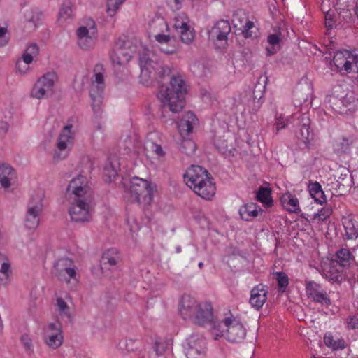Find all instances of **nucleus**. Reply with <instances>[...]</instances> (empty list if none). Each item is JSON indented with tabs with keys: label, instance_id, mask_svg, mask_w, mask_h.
Here are the masks:
<instances>
[{
	"label": "nucleus",
	"instance_id": "1",
	"mask_svg": "<svg viewBox=\"0 0 358 358\" xmlns=\"http://www.w3.org/2000/svg\"><path fill=\"white\" fill-rule=\"evenodd\" d=\"M179 313L184 320L196 325H210V332L215 340L224 334V330L220 329V322L214 319L213 308L210 302H199L190 295L184 294L179 304Z\"/></svg>",
	"mask_w": 358,
	"mask_h": 358
},
{
	"label": "nucleus",
	"instance_id": "2",
	"mask_svg": "<svg viewBox=\"0 0 358 358\" xmlns=\"http://www.w3.org/2000/svg\"><path fill=\"white\" fill-rule=\"evenodd\" d=\"M187 92V86L182 76L180 74L173 75L169 85L161 87L159 99L164 108L177 113L185 107Z\"/></svg>",
	"mask_w": 358,
	"mask_h": 358
},
{
	"label": "nucleus",
	"instance_id": "3",
	"mask_svg": "<svg viewBox=\"0 0 358 358\" xmlns=\"http://www.w3.org/2000/svg\"><path fill=\"white\" fill-rule=\"evenodd\" d=\"M184 179L187 185L202 199L210 200L215 194L216 187L213 178L201 166H191L184 174Z\"/></svg>",
	"mask_w": 358,
	"mask_h": 358
},
{
	"label": "nucleus",
	"instance_id": "4",
	"mask_svg": "<svg viewBox=\"0 0 358 358\" xmlns=\"http://www.w3.org/2000/svg\"><path fill=\"white\" fill-rule=\"evenodd\" d=\"M138 60L141 69V80L146 86L152 85L155 80L170 73L169 67L159 62L155 53L148 49H143L139 52Z\"/></svg>",
	"mask_w": 358,
	"mask_h": 358
},
{
	"label": "nucleus",
	"instance_id": "5",
	"mask_svg": "<svg viewBox=\"0 0 358 358\" xmlns=\"http://www.w3.org/2000/svg\"><path fill=\"white\" fill-rule=\"evenodd\" d=\"M105 69L101 64H96L94 67L93 76L90 87V96L92 99V107L96 114L101 111L103 92L106 87Z\"/></svg>",
	"mask_w": 358,
	"mask_h": 358
},
{
	"label": "nucleus",
	"instance_id": "6",
	"mask_svg": "<svg viewBox=\"0 0 358 358\" xmlns=\"http://www.w3.org/2000/svg\"><path fill=\"white\" fill-rule=\"evenodd\" d=\"M77 44L83 50L92 49L97 41L98 30L94 20L92 17L83 19L80 26L76 31Z\"/></svg>",
	"mask_w": 358,
	"mask_h": 358
},
{
	"label": "nucleus",
	"instance_id": "7",
	"mask_svg": "<svg viewBox=\"0 0 358 358\" xmlns=\"http://www.w3.org/2000/svg\"><path fill=\"white\" fill-rule=\"evenodd\" d=\"M333 63L341 75L357 73L355 83L358 86V53L356 51L342 50L335 52Z\"/></svg>",
	"mask_w": 358,
	"mask_h": 358
},
{
	"label": "nucleus",
	"instance_id": "8",
	"mask_svg": "<svg viewBox=\"0 0 358 358\" xmlns=\"http://www.w3.org/2000/svg\"><path fill=\"white\" fill-rule=\"evenodd\" d=\"M72 129V124H67L61 130L57 137L56 148L53 154L55 161L66 159L72 150L75 143V132L73 131Z\"/></svg>",
	"mask_w": 358,
	"mask_h": 358
},
{
	"label": "nucleus",
	"instance_id": "9",
	"mask_svg": "<svg viewBox=\"0 0 358 358\" xmlns=\"http://www.w3.org/2000/svg\"><path fill=\"white\" fill-rule=\"evenodd\" d=\"M328 103L332 109L338 113L352 115L358 110V95L350 90L341 99L330 96Z\"/></svg>",
	"mask_w": 358,
	"mask_h": 358
},
{
	"label": "nucleus",
	"instance_id": "10",
	"mask_svg": "<svg viewBox=\"0 0 358 358\" xmlns=\"http://www.w3.org/2000/svg\"><path fill=\"white\" fill-rule=\"evenodd\" d=\"M220 329L227 341L231 343H241L246 337L247 329L243 324L236 317L231 315L225 317L221 322Z\"/></svg>",
	"mask_w": 358,
	"mask_h": 358
},
{
	"label": "nucleus",
	"instance_id": "11",
	"mask_svg": "<svg viewBox=\"0 0 358 358\" xmlns=\"http://www.w3.org/2000/svg\"><path fill=\"white\" fill-rule=\"evenodd\" d=\"M43 194L41 192L32 195L27 204L24 226L28 229H36L40 223V216L43 209Z\"/></svg>",
	"mask_w": 358,
	"mask_h": 358
},
{
	"label": "nucleus",
	"instance_id": "12",
	"mask_svg": "<svg viewBox=\"0 0 358 358\" xmlns=\"http://www.w3.org/2000/svg\"><path fill=\"white\" fill-rule=\"evenodd\" d=\"M53 273L62 282L70 284L73 281V285L78 282L79 275L73 262L67 257L59 259L55 264Z\"/></svg>",
	"mask_w": 358,
	"mask_h": 358
},
{
	"label": "nucleus",
	"instance_id": "13",
	"mask_svg": "<svg viewBox=\"0 0 358 358\" xmlns=\"http://www.w3.org/2000/svg\"><path fill=\"white\" fill-rule=\"evenodd\" d=\"M131 199L139 204H150L152 199V188L150 182L138 177L131 180Z\"/></svg>",
	"mask_w": 358,
	"mask_h": 358
},
{
	"label": "nucleus",
	"instance_id": "14",
	"mask_svg": "<svg viewBox=\"0 0 358 358\" xmlns=\"http://www.w3.org/2000/svg\"><path fill=\"white\" fill-rule=\"evenodd\" d=\"M92 199H72L69 208V214L72 221L75 222H90L92 218V208L90 206Z\"/></svg>",
	"mask_w": 358,
	"mask_h": 358
},
{
	"label": "nucleus",
	"instance_id": "15",
	"mask_svg": "<svg viewBox=\"0 0 358 358\" xmlns=\"http://www.w3.org/2000/svg\"><path fill=\"white\" fill-rule=\"evenodd\" d=\"M56 80L57 75L54 72H48L42 76L37 80L31 90V97L41 99L52 95Z\"/></svg>",
	"mask_w": 358,
	"mask_h": 358
},
{
	"label": "nucleus",
	"instance_id": "16",
	"mask_svg": "<svg viewBox=\"0 0 358 358\" xmlns=\"http://www.w3.org/2000/svg\"><path fill=\"white\" fill-rule=\"evenodd\" d=\"M66 194L71 199H92V192L88 186L87 178L82 175H78L73 178L66 189Z\"/></svg>",
	"mask_w": 358,
	"mask_h": 358
},
{
	"label": "nucleus",
	"instance_id": "17",
	"mask_svg": "<svg viewBox=\"0 0 358 358\" xmlns=\"http://www.w3.org/2000/svg\"><path fill=\"white\" fill-rule=\"evenodd\" d=\"M136 47L132 46L129 41L117 42L110 55L113 65L119 66L126 65L133 57Z\"/></svg>",
	"mask_w": 358,
	"mask_h": 358
},
{
	"label": "nucleus",
	"instance_id": "18",
	"mask_svg": "<svg viewBox=\"0 0 358 358\" xmlns=\"http://www.w3.org/2000/svg\"><path fill=\"white\" fill-rule=\"evenodd\" d=\"M63 335L60 323H50L45 329V343L52 349H57L63 343Z\"/></svg>",
	"mask_w": 358,
	"mask_h": 358
},
{
	"label": "nucleus",
	"instance_id": "19",
	"mask_svg": "<svg viewBox=\"0 0 358 358\" xmlns=\"http://www.w3.org/2000/svg\"><path fill=\"white\" fill-rule=\"evenodd\" d=\"M306 293L312 301L328 306L331 304L329 296L320 285L309 281L306 283Z\"/></svg>",
	"mask_w": 358,
	"mask_h": 358
},
{
	"label": "nucleus",
	"instance_id": "20",
	"mask_svg": "<svg viewBox=\"0 0 358 358\" xmlns=\"http://www.w3.org/2000/svg\"><path fill=\"white\" fill-rule=\"evenodd\" d=\"M206 345V339L203 336L192 335L188 339V348L186 349L187 358H202Z\"/></svg>",
	"mask_w": 358,
	"mask_h": 358
},
{
	"label": "nucleus",
	"instance_id": "21",
	"mask_svg": "<svg viewBox=\"0 0 358 358\" xmlns=\"http://www.w3.org/2000/svg\"><path fill=\"white\" fill-rule=\"evenodd\" d=\"M292 118L296 119V124L299 127L298 130L296 131V136L304 143L306 148H308L310 141L309 117L306 114H294Z\"/></svg>",
	"mask_w": 358,
	"mask_h": 358
},
{
	"label": "nucleus",
	"instance_id": "22",
	"mask_svg": "<svg viewBox=\"0 0 358 358\" xmlns=\"http://www.w3.org/2000/svg\"><path fill=\"white\" fill-rule=\"evenodd\" d=\"M322 275L331 282L340 284L345 279L344 268L338 262L331 261L323 268Z\"/></svg>",
	"mask_w": 358,
	"mask_h": 358
},
{
	"label": "nucleus",
	"instance_id": "23",
	"mask_svg": "<svg viewBox=\"0 0 358 358\" xmlns=\"http://www.w3.org/2000/svg\"><path fill=\"white\" fill-rule=\"evenodd\" d=\"M268 289L266 286L259 284L250 292V303L257 310H259L267 300Z\"/></svg>",
	"mask_w": 358,
	"mask_h": 358
},
{
	"label": "nucleus",
	"instance_id": "24",
	"mask_svg": "<svg viewBox=\"0 0 358 358\" xmlns=\"http://www.w3.org/2000/svg\"><path fill=\"white\" fill-rule=\"evenodd\" d=\"M231 32V26L227 20L218 21L209 31V36L213 40L224 41Z\"/></svg>",
	"mask_w": 358,
	"mask_h": 358
},
{
	"label": "nucleus",
	"instance_id": "25",
	"mask_svg": "<svg viewBox=\"0 0 358 358\" xmlns=\"http://www.w3.org/2000/svg\"><path fill=\"white\" fill-rule=\"evenodd\" d=\"M197 122L198 120L194 113L190 111L185 113L178 126L180 135L183 138L188 136L192 131L193 127L197 124Z\"/></svg>",
	"mask_w": 358,
	"mask_h": 358
},
{
	"label": "nucleus",
	"instance_id": "26",
	"mask_svg": "<svg viewBox=\"0 0 358 358\" xmlns=\"http://www.w3.org/2000/svg\"><path fill=\"white\" fill-rule=\"evenodd\" d=\"M340 173L336 180V187L338 189L337 192L339 194H343L347 192L352 186V180L350 175L349 174V170L345 168L340 169Z\"/></svg>",
	"mask_w": 358,
	"mask_h": 358
},
{
	"label": "nucleus",
	"instance_id": "27",
	"mask_svg": "<svg viewBox=\"0 0 358 358\" xmlns=\"http://www.w3.org/2000/svg\"><path fill=\"white\" fill-rule=\"evenodd\" d=\"M157 136L158 134L156 132L149 133L145 142V149L147 151L153 152L158 157H163L165 156V152L164 151L162 145L155 141V139L157 138Z\"/></svg>",
	"mask_w": 358,
	"mask_h": 358
},
{
	"label": "nucleus",
	"instance_id": "28",
	"mask_svg": "<svg viewBox=\"0 0 358 358\" xmlns=\"http://www.w3.org/2000/svg\"><path fill=\"white\" fill-rule=\"evenodd\" d=\"M151 26L154 29L159 27L162 33L159 32L154 35L155 40L161 44H167L171 41L169 34H164V30L169 31V26L163 19L152 21Z\"/></svg>",
	"mask_w": 358,
	"mask_h": 358
},
{
	"label": "nucleus",
	"instance_id": "29",
	"mask_svg": "<svg viewBox=\"0 0 358 358\" xmlns=\"http://www.w3.org/2000/svg\"><path fill=\"white\" fill-rule=\"evenodd\" d=\"M120 171V164L115 159H109L103 167V180L106 182H110L117 176Z\"/></svg>",
	"mask_w": 358,
	"mask_h": 358
},
{
	"label": "nucleus",
	"instance_id": "30",
	"mask_svg": "<svg viewBox=\"0 0 358 358\" xmlns=\"http://www.w3.org/2000/svg\"><path fill=\"white\" fill-rule=\"evenodd\" d=\"M262 209L254 203H249L242 206L239 209V215L243 220L250 221L258 216Z\"/></svg>",
	"mask_w": 358,
	"mask_h": 358
},
{
	"label": "nucleus",
	"instance_id": "31",
	"mask_svg": "<svg viewBox=\"0 0 358 358\" xmlns=\"http://www.w3.org/2000/svg\"><path fill=\"white\" fill-rule=\"evenodd\" d=\"M343 224L347 238L355 239L358 237V221L350 215L343 218Z\"/></svg>",
	"mask_w": 358,
	"mask_h": 358
},
{
	"label": "nucleus",
	"instance_id": "32",
	"mask_svg": "<svg viewBox=\"0 0 358 358\" xmlns=\"http://www.w3.org/2000/svg\"><path fill=\"white\" fill-rule=\"evenodd\" d=\"M280 202L285 209L289 213H298L300 210L299 203L296 196L287 192L280 197Z\"/></svg>",
	"mask_w": 358,
	"mask_h": 358
},
{
	"label": "nucleus",
	"instance_id": "33",
	"mask_svg": "<svg viewBox=\"0 0 358 358\" xmlns=\"http://www.w3.org/2000/svg\"><path fill=\"white\" fill-rule=\"evenodd\" d=\"M15 176V171L10 166L6 164L0 166V183L3 187L8 188L10 186V180Z\"/></svg>",
	"mask_w": 358,
	"mask_h": 358
},
{
	"label": "nucleus",
	"instance_id": "34",
	"mask_svg": "<svg viewBox=\"0 0 358 358\" xmlns=\"http://www.w3.org/2000/svg\"><path fill=\"white\" fill-rule=\"evenodd\" d=\"M282 40L280 32L269 34L267 37V42L270 46L266 47V55L268 56L275 54L280 49V43Z\"/></svg>",
	"mask_w": 358,
	"mask_h": 358
},
{
	"label": "nucleus",
	"instance_id": "35",
	"mask_svg": "<svg viewBox=\"0 0 358 358\" xmlns=\"http://www.w3.org/2000/svg\"><path fill=\"white\" fill-rule=\"evenodd\" d=\"M308 190L310 196L314 199L315 201L322 204L326 201L324 193L322 189L320 184L317 182H310L308 185Z\"/></svg>",
	"mask_w": 358,
	"mask_h": 358
},
{
	"label": "nucleus",
	"instance_id": "36",
	"mask_svg": "<svg viewBox=\"0 0 358 358\" xmlns=\"http://www.w3.org/2000/svg\"><path fill=\"white\" fill-rule=\"evenodd\" d=\"M354 259L352 253L348 248H341L336 252V259L332 262H336L341 265L343 268L348 266L351 261Z\"/></svg>",
	"mask_w": 358,
	"mask_h": 358
},
{
	"label": "nucleus",
	"instance_id": "37",
	"mask_svg": "<svg viewBox=\"0 0 358 358\" xmlns=\"http://www.w3.org/2000/svg\"><path fill=\"white\" fill-rule=\"evenodd\" d=\"M120 261V255L115 249L108 250L103 254L102 262L104 265L115 266Z\"/></svg>",
	"mask_w": 358,
	"mask_h": 358
},
{
	"label": "nucleus",
	"instance_id": "38",
	"mask_svg": "<svg viewBox=\"0 0 358 358\" xmlns=\"http://www.w3.org/2000/svg\"><path fill=\"white\" fill-rule=\"evenodd\" d=\"M324 341L327 346L331 348L334 350H342L345 348V341L344 339L338 338L335 340L331 334H326L324 337Z\"/></svg>",
	"mask_w": 358,
	"mask_h": 358
},
{
	"label": "nucleus",
	"instance_id": "39",
	"mask_svg": "<svg viewBox=\"0 0 358 358\" xmlns=\"http://www.w3.org/2000/svg\"><path fill=\"white\" fill-rule=\"evenodd\" d=\"M39 53V47L36 43H30L27 45L24 52L22 55V58L26 63H31L34 57H36Z\"/></svg>",
	"mask_w": 358,
	"mask_h": 358
},
{
	"label": "nucleus",
	"instance_id": "40",
	"mask_svg": "<svg viewBox=\"0 0 358 358\" xmlns=\"http://www.w3.org/2000/svg\"><path fill=\"white\" fill-rule=\"evenodd\" d=\"M173 27L178 31L180 29L189 27V20L186 13L182 12L178 13L173 19Z\"/></svg>",
	"mask_w": 358,
	"mask_h": 358
},
{
	"label": "nucleus",
	"instance_id": "41",
	"mask_svg": "<svg viewBox=\"0 0 358 358\" xmlns=\"http://www.w3.org/2000/svg\"><path fill=\"white\" fill-rule=\"evenodd\" d=\"M72 13L73 10L71 3H64L58 14V20L60 22H63L67 19L71 17Z\"/></svg>",
	"mask_w": 358,
	"mask_h": 358
},
{
	"label": "nucleus",
	"instance_id": "42",
	"mask_svg": "<svg viewBox=\"0 0 358 358\" xmlns=\"http://www.w3.org/2000/svg\"><path fill=\"white\" fill-rule=\"evenodd\" d=\"M257 199L266 205H269L272 203L271 199V190L266 187H261L257 193Z\"/></svg>",
	"mask_w": 358,
	"mask_h": 358
},
{
	"label": "nucleus",
	"instance_id": "43",
	"mask_svg": "<svg viewBox=\"0 0 358 358\" xmlns=\"http://www.w3.org/2000/svg\"><path fill=\"white\" fill-rule=\"evenodd\" d=\"M57 310L61 316H64L71 320L70 308L66 302L61 297L57 299Z\"/></svg>",
	"mask_w": 358,
	"mask_h": 358
},
{
	"label": "nucleus",
	"instance_id": "44",
	"mask_svg": "<svg viewBox=\"0 0 358 358\" xmlns=\"http://www.w3.org/2000/svg\"><path fill=\"white\" fill-rule=\"evenodd\" d=\"M196 149V145L193 141L190 139H184L182 141L180 150L183 153L190 155L194 153Z\"/></svg>",
	"mask_w": 358,
	"mask_h": 358
},
{
	"label": "nucleus",
	"instance_id": "45",
	"mask_svg": "<svg viewBox=\"0 0 358 358\" xmlns=\"http://www.w3.org/2000/svg\"><path fill=\"white\" fill-rule=\"evenodd\" d=\"M353 143L352 138L343 137L336 144L337 150L340 153H347L350 150V146Z\"/></svg>",
	"mask_w": 358,
	"mask_h": 358
},
{
	"label": "nucleus",
	"instance_id": "46",
	"mask_svg": "<svg viewBox=\"0 0 358 358\" xmlns=\"http://www.w3.org/2000/svg\"><path fill=\"white\" fill-rule=\"evenodd\" d=\"M275 279L278 282V285L282 292L285 291L286 287L289 284V278L287 275L282 272H276L274 273Z\"/></svg>",
	"mask_w": 358,
	"mask_h": 358
},
{
	"label": "nucleus",
	"instance_id": "47",
	"mask_svg": "<svg viewBox=\"0 0 358 358\" xmlns=\"http://www.w3.org/2000/svg\"><path fill=\"white\" fill-rule=\"evenodd\" d=\"M178 32L180 35L181 41L186 44L190 43L194 38V33L190 29L189 26L178 31Z\"/></svg>",
	"mask_w": 358,
	"mask_h": 358
},
{
	"label": "nucleus",
	"instance_id": "48",
	"mask_svg": "<svg viewBox=\"0 0 358 358\" xmlns=\"http://www.w3.org/2000/svg\"><path fill=\"white\" fill-rule=\"evenodd\" d=\"M290 123H292L291 119L285 117L282 115L277 116L275 118V124L274 128L275 133L278 134L280 129L285 128V127Z\"/></svg>",
	"mask_w": 358,
	"mask_h": 358
},
{
	"label": "nucleus",
	"instance_id": "49",
	"mask_svg": "<svg viewBox=\"0 0 358 358\" xmlns=\"http://www.w3.org/2000/svg\"><path fill=\"white\" fill-rule=\"evenodd\" d=\"M125 0H108L107 1V13L108 15L113 16L120 6L122 5Z\"/></svg>",
	"mask_w": 358,
	"mask_h": 358
},
{
	"label": "nucleus",
	"instance_id": "50",
	"mask_svg": "<svg viewBox=\"0 0 358 358\" xmlns=\"http://www.w3.org/2000/svg\"><path fill=\"white\" fill-rule=\"evenodd\" d=\"M332 214V208L329 206H325L318 213H315L314 218H317L319 220L325 221Z\"/></svg>",
	"mask_w": 358,
	"mask_h": 358
},
{
	"label": "nucleus",
	"instance_id": "51",
	"mask_svg": "<svg viewBox=\"0 0 358 358\" xmlns=\"http://www.w3.org/2000/svg\"><path fill=\"white\" fill-rule=\"evenodd\" d=\"M21 343H22L27 353L31 355L34 353V345L32 339L27 334H23L20 338Z\"/></svg>",
	"mask_w": 358,
	"mask_h": 358
},
{
	"label": "nucleus",
	"instance_id": "52",
	"mask_svg": "<svg viewBox=\"0 0 358 358\" xmlns=\"http://www.w3.org/2000/svg\"><path fill=\"white\" fill-rule=\"evenodd\" d=\"M0 272L6 273H10L12 274V271L10 268V263L7 258L6 256H5L3 254L0 253Z\"/></svg>",
	"mask_w": 358,
	"mask_h": 358
},
{
	"label": "nucleus",
	"instance_id": "53",
	"mask_svg": "<svg viewBox=\"0 0 358 358\" xmlns=\"http://www.w3.org/2000/svg\"><path fill=\"white\" fill-rule=\"evenodd\" d=\"M255 27V24L252 21L246 20L245 24L243 26L242 34L245 38L256 37V34H253L252 29Z\"/></svg>",
	"mask_w": 358,
	"mask_h": 358
},
{
	"label": "nucleus",
	"instance_id": "54",
	"mask_svg": "<svg viewBox=\"0 0 358 358\" xmlns=\"http://www.w3.org/2000/svg\"><path fill=\"white\" fill-rule=\"evenodd\" d=\"M346 328L349 330L358 329V315H351L345 319Z\"/></svg>",
	"mask_w": 358,
	"mask_h": 358
},
{
	"label": "nucleus",
	"instance_id": "55",
	"mask_svg": "<svg viewBox=\"0 0 358 358\" xmlns=\"http://www.w3.org/2000/svg\"><path fill=\"white\" fill-rule=\"evenodd\" d=\"M31 63H26L23 58L19 59L16 62L15 68L17 71H18L20 74H26L29 70V64Z\"/></svg>",
	"mask_w": 358,
	"mask_h": 358
},
{
	"label": "nucleus",
	"instance_id": "56",
	"mask_svg": "<svg viewBox=\"0 0 358 358\" xmlns=\"http://www.w3.org/2000/svg\"><path fill=\"white\" fill-rule=\"evenodd\" d=\"M10 41V34L7 27L0 26V48L6 46Z\"/></svg>",
	"mask_w": 358,
	"mask_h": 358
},
{
	"label": "nucleus",
	"instance_id": "57",
	"mask_svg": "<svg viewBox=\"0 0 358 358\" xmlns=\"http://www.w3.org/2000/svg\"><path fill=\"white\" fill-rule=\"evenodd\" d=\"M168 344L166 342L156 341L154 346V350L157 355H162L167 349Z\"/></svg>",
	"mask_w": 358,
	"mask_h": 358
},
{
	"label": "nucleus",
	"instance_id": "58",
	"mask_svg": "<svg viewBox=\"0 0 358 358\" xmlns=\"http://www.w3.org/2000/svg\"><path fill=\"white\" fill-rule=\"evenodd\" d=\"M41 15V14L40 13L34 12L33 10H31L27 14V19L29 22H33L34 24L36 26L40 20Z\"/></svg>",
	"mask_w": 358,
	"mask_h": 358
},
{
	"label": "nucleus",
	"instance_id": "59",
	"mask_svg": "<svg viewBox=\"0 0 358 358\" xmlns=\"http://www.w3.org/2000/svg\"><path fill=\"white\" fill-rule=\"evenodd\" d=\"M11 276L12 274L0 272V285L8 286L11 280Z\"/></svg>",
	"mask_w": 358,
	"mask_h": 358
},
{
	"label": "nucleus",
	"instance_id": "60",
	"mask_svg": "<svg viewBox=\"0 0 358 358\" xmlns=\"http://www.w3.org/2000/svg\"><path fill=\"white\" fill-rule=\"evenodd\" d=\"M8 130V124L6 122H1L0 124V133L6 134Z\"/></svg>",
	"mask_w": 358,
	"mask_h": 358
},
{
	"label": "nucleus",
	"instance_id": "61",
	"mask_svg": "<svg viewBox=\"0 0 358 358\" xmlns=\"http://www.w3.org/2000/svg\"><path fill=\"white\" fill-rule=\"evenodd\" d=\"M161 50L167 55H172L176 52V49L174 47H172L171 48H166V49L161 48Z\"/></svg>",
	"mask_w": 358,
	"mask_h": 358
},
{
	"label": "nucleus",
	"instance_id": "62",
	"mask_svg": "<svg viewBox=\"0 0 358 358\" xmlns=\"http://www.w3.org/2000/svg\"><path fill=\"white\" fill-rule=\"evenodd\" d=\"M355 13L358 18V0H356V2H355Z\"/></svg>",
	"mask_w": 358,
	"mask_h": 358
},
{
	"label": "nucleus",
	"instance_id": "63",
	"mask_svg": "<svg viewBox=\"0 0 358 358\" xmlns=\"http://www.w3.org/2000/svg\"><path fill=\"white\" fill-rule=\"evenodd\" d=\"M325 24H326V26H327V27H329V28H330V27H331L333 26V24H332V22H327V21H326V22H325Z\"/></svg>",
	"mask_w": 358,
	"mask_h": 358
},
{
	"label": "nucleus",
	"instance_id": "64",
	"mask_svg": "<svg viewBox=\"0 0 358 358\" xmlns=\"http://www.w3.org/2000/svg\"><path fill=\"white\" fill-rule=\"evenodd\" d=\"M203 262H199V267L200 268H203Z\"/></svg>",
	"mask_w": 358,
	"mask_h": 358
}]
</instances>
